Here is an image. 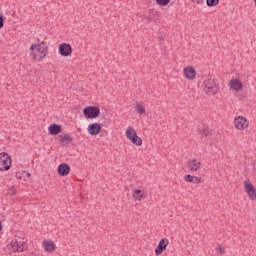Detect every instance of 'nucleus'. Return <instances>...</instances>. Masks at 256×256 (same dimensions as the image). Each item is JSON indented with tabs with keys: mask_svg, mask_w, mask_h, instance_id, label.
Listing matches in <instances>:
<instances>
[{
	"mask_svg": "<svg viewBox=\"0 0 256 256\" xmlns=\"http://www.w3.org/2000/svg\"><path fill=\"white\" fill-rule=\"evenodd\" d=\"M157 5H160V7H167L169 3H171V0H156Z\"/></svg>",
	"mask_w": 256,
	"mask_h": 256,
	"instance_id": "412c9836",
	"label": "nucleus"
},
{
	"mask_svg": "<svg viewBox=\"0 0 256 256\" xmlns=\"http://www.w3.org/2000/svg\"><path fill=\"white\" fill-rule=\"evenodd\" d=\"M42 247L44 248V251H46L47 253H53V251H55L56 249L55 242L51 240H44L42 242Z\"/></svg>",
	"mask_w": 256,
	"mask_h": 256,
	"instance_id": "ddd939ff",
	"label": "nucleus"
},
{
	"mask_svg": "<svg viewBox=\"0 0 256 256\" xmlns=\"http://www.w3.org/2000/svg\"><path fill=\"white\" fill-rule=\"evenodd\" d=\"M135 111L138 113V115H145V106L141 103H137L135 105Z\"/></svg>",
	"mask_w": 256,
	"mask_h": 256,
	"instance_id": "6ab92c4d",
	"label": "nucleus"
},
{
	"mask_svg": "<svg viewBox=\"0 0 256 256\" xmlns=\"http://www.w3.org/2000/svg\"><path fill=\"white\" fill-rule=\"evenodd\" d=\"M234 125L237 129H247L249 127V120L243 116H238L234 119Z\"/></svg>",
	"mask_w": 256,
	"mask_h": 256,
	"instance_id": "1a4fd4ad",
	"label": "nucleus"
},
{
	"mask_svg": "<svg viewBox=\"0 0 256 256\" xmlns=\"http://www.w3.org/2000/svg\"><path fill=\"white\" fill-rule=\"evenodd\" d=\"M109 121H105L104 124L101 123H92L88 126V129H101L102 127H107Z\"/></svg>",
	"mask_w": 256,
	"mask_h": 256,
	"instance_id": "a211bd4d",
	"label": "nucleus"
},
{
	"mask_svg": "<svg viewBox=\"0 0 256 256\" xmlns=\"http://www.w3.org/2000/svg\"><path fill=\"white\" fill-rule=\"evenodd\" d=\"M195 176L188 174L186 176H184V181H186V183H193V179Z\"/></svg>",
	"mask_w": 256,
	"mask_h": 256,
	"instance_id": "5701e85b",
	"label": "nucleus"
},
{
	"mask_svg": "<svg viewBox=\"0 0 256 256\" xmlns=\"http://www.w3.org/2000/svg\"><path fill=\"white\" fill-rule=\"evenodd\" d=\"M203 181H204L203 178L194 176L192 183H194V185H198V183H203Z\"/></svg>",
	"mask_w": 256,
	"mask_h": 256,
	"instance_id": "393cba45",
	"label": "nucleus"
},
{
	"mask_svg": "<svg viewBox=\"0 0 256 256\" xmlns=\"http://www.w3.org/2000/svg\"><path fill=\"white\" fill-rule=\"evenodd\" d=\"M1 229H3V227H2L1 222H0V231H1Z\"/></svg>",
	"mask_w": 256,
	"mask_h": 256,
	"instance_id": "7c9ffc66",
	"label": "nucleus"
},
{
	"mask_svg": "<svg viewBox=\"0 0 256 256\" xmlns=\"http://www.w3.org/2000/svg\"><path fill=\"white\" fill-rule=\"evenodd\" d=\"M168 245H169V239H167V238L161 239L160 242L158 243L156 249H155L156 255L163 254V252L167 249Z\"/></svg>",
	"mask_w": 256,
	"mask_h": 256,
	"instance_id": "f8f14e48",
	"label": "nucleus"
},
{
	"mask_svg": "<svg viewBox=\"0 0 256 256\" xmlns=\"http://www.w3.org/2000/svg\"><path fill=\"white\" fill-rule=\"evenodd\" d=\"M50 135H59L61 133V129H49Z\"/></svg>",
	"mask_w": 256,
	"mask_h": 256,
	"instance_id": "a878e982",
	"label": "nucleus"
},
{
	"mask_svg": "<svg viewBox=\"0 0 256 256\" xmlns=\"http://www.w3.org/2000/svg\"><path fill=\"white\" fill-rule=\"evenodd\" d=\"M243 187H244V191L247 193L249 199H251V201H256V188L251 183V180H245Z\"/></svg>",
	"mask_w": 256,
	"mask_h": 256,
	"instance_id": "423d86ee",
	"label": "nucleus"
},
{
	"mask_svg": "<svg viewBox=\"0 0 256 256\" xmlns=\"http://www.w3.org/2000/svg\"><path fill=\"white\" fill-rule=\"evenodd\" d=\"M216 251H218V253H220V255H223V253H225V249L221 245H218L216 247Z\"/></svg>",
	"mask_w": 256,
	"mask_h": 256,
	"instance_id": "bb28decb",
	"label": "nucleus"
},
{
	"mask_svg": "<svg viewBox=\"0 0 256 256\" xmlns=\"http://www.w3.org/2000/svg\"><path fill=\"white\" fill-rule=\"evenodd\" d=\"M12 160L7 152L0 153V171H9Z\"/></svg>",
	"mask_w": 256,
	"mask_h": 256,
	"instance_id": "39448f33",
	"label": "nucleus"
},
{
	"mask_svg": "<svg viewBox=\"0 0 256 256\" xmlns=\"http://www.w3.org/2000/svg\"><path fill=\"white\" fill-rule=\"evenodd\" d=\"M5 25V20L3 19V16L0 15V29H3Z\"/></svg>",
	"mask_w": 256,
	"mask_h": 256,
	"instance_id": "c85d7f7f",
	"label": "nucleus"
},
{
	"mask_svg": "<svg viewBox=\"0 0 256 256\" xmlns=\"http://www.w3.org/2000/svg\"><path fill=\"white\" fill-rule=\"evenodd\" d=\"M61 137V143L64 145H71L73 143V138L69 134H65L64 136Z\"/></svg>",
	"mask_w": 256,
	"mask_h": 256,
	"instance_id": "dca6fc26",
	"label": "nucleus"
},
{
	"mask_svg": "<svg viewBox=\"0 0 256 256\" xmlns=\"http://www.w3.org/2000/svg\"><path fill=\"white\" fill-rule=\"evenodd\" d=\"M58 51L61 57H70V55L73 53V48L69 43H62L59 45Z\"/></svg>",
	"mask_w": 256,
	"mask_h": 256,
	"instance_id": "6e6552de",
	"label": "nucleus"
},
{
	"mask_svg": "<svg viewBox=\"0 0 256 256\" xmlns=\"http://www.w3.org/2000/svg\"><path fill=\"white\" fill-rule=\"evenodd\" d=\"M203 85L204 93H206L207 95H217V93H219V89H221L219 83H217L213 78H208L204 80Z\"/></svg>",
	"mask_w": 256,
	"mask_h": 256,
	"instance_id": "f03ea898",
	"label": "nucleus"
},
{
	"mask_svg": "<svg viewBox=\"0 0 256 256\" xmlns=\"http://www.w3.org/2000/svg\"><path fill=\"white\" fill-rule=\"evenodd\" d=\"M47 55H49V46L47 45V42L42 41L30 46V57H32L34 61H43Z\"/></svg>",
	"mask_w": 256,
	"mask_h": 256,
	"instance_id": "f257e3e1",
	"label": "nucleus"
},
{
	"mask_svg": "<svg viewBox=\"0 0 256 256\" xmlns=\"http://www.w3.org/2000/svg\"><path fill=\"white\" fill-rule=\"evenodd\" d=\"M23 175H26L27 177H31V174L29 172H23Z\"/></svg>",
	"mask_w": 256,
	"mask_h": 256,
	"instance_id": "c756f323",
	"label": "nucleus"
},
{
	"mask_svg": "<svg viewBox=\"0 0 256 256\" xmlns=\"http://www.w3.org/2000/svg\"><path fill=\"white\" fill-rule=\"evenodd\" d=\"M88 133L90 135H99V133H101V129H88Z\"/></svg>",
	"mask_w": 256,
	"mask_h": 256,
	"instance_id": "b1692460",
	"label": "nucleus"
},
{
	"mask_svg": "<svg viewBox=\"0 0 256 256\" xmlns=\"http://www.w3.org/2000/svg\"><path fill=\"white\" fill-rule=\"evenodd\" d=\"M83 115L85 119H97L101 115V109L98 106H86Z\"/></svg>",
	"mask_w": 256,
	"mask_h": 256,
	"instance_id": "7ed1b4c3",
	"label": "nucleus"
},
{
	"mask_svg": "<svg viewBox=\"0 0 256 256\" xmlns=\"http://www.w3.org/2000/svg\"><path fill=\"white\" fill-rule=\"evenodd\" d=\"M186 169L191 173L199 171L201 169V162L197 161V159H190L186 162Z\"/></svg>",
	"mask_w": 256,
	"mask_h": 256,
	"instance_id": "9b49d317",
	"label": "nucleus"
},
{
	"mask_svg": "<svg viewBox=\"0 0 256 256\" xmlns=\"http://www.w3.org/2000/svg\"><path fill=\"white\" fill-rule=\"evenodd\" d=\"M183 73L188 81H193L197 77V70L193 66H187L183 69Z\"/></svg>",
	"mask_w": 256,
	"mask_h": 256,
	"instance_id": "9d476101",
	"label": "nucleus"
},
{
	"mask_svg": "<svg viewBox=\"0 0 256 256\" xmlns=\"http://www.w3.org/2000/svg\"><path fill=\"white\" fill-rule=\"evenodd\" d=\"M125 135L133 145H136V147H141L143 145V139L137 135L135 129H127Z\"/></svg>",
	"mask_w": 256,
	"mask_h": 256,
	"instance_id": "20e7f679",
	"label": "nucleus"
},
{
	"mask_svg": "<svg viewBox=\"0 0 256 256\" xmlns=\"http://www.w3.org/2000/svg\"><path fill=\"white\" fill-rule=\"evenodd\" d=\"M228 87L231 89V91H236V93H239V91L243 90V82L239 78H232L228 82Z\"/></svg>",
	"mask_w": 256,
	"mask_h": 256,
	"instance_id": "0eeeda50",
	"label": "nucleus"
},
{
	"mask_svg": "<svg viewBox=\"0 0 256 256\" xmlns=\"http://www.w3.org/2000/svg\"><path fill=\"white\" fill-rule=\"evenodd\" d=\"M48 129H61V125L59 124H52L48 127Z\"/></svg>",
	"mask_w": 256,
	"mask_h": 256,
	"instance_id": "cd10ccee",
	"label": "nucleus"
},
{
	"mask_svg": "<svg viewBox=\"0 0 256 256\" xmlns=\"http://www.w3.org/2000/svg\"><path fill=\"white\" fill-rule=\"evenodd\" d=\"M13 251H18L19 253H21V251H23L24 247H23V243H19V241H17L16 239L12 240L10 243Z\"/></svg>",
	"mask_w": 256,
	"mask_h": 256,
	"instance_id": "2eb2a0df",
	"label": "nucleus"
},
{
	"mask_svg": "<svg viewBox=\"0 0 256 256\" xmlns=\"http://www.w3.org/2000/svg\"><path fill=\"white\" fill-rule=\"evenodd\" d=\"M142 190L136 189L133 193V197L134 199H136V201H143V199H145V197H147L145 194H141Z\"/></svg>",
	"mask_w": 256,
	"mask_h": 256,
	"instance_id": "f3484780",
	"label": "nucleus"
},
{
	"mask_svg": "<svg viewBox=\"0 0 256 256\" xmlns=\"http://www.w3.org/2000/svg\"><path fill=\"white\" fill-rule=\"evenodd\" d=\"M58 174L61 175V177L67 176L68 173L71 171V167L69 164L62 163L57 168Z\"/></svg>",
	"mask_w": 256,
	"mask_h": 256,
	"instance_id": "4468645a",
	"label": "nucleus"
},
{
	"mask_svg": "<svg viewBox=\"0 0 256 256\" xmlns=\"http://www.w3.org/2000/svg\"><path fill=\"white\" fill-rule=\"evenodd\" d=\"M206 5L208 7H216V5H219V0H206Z\"/></svg>",
	"mask_w": 256,
	"mask_h": 256,
	"instance_id": "4be33fe9",
	"label": "nucleus"
},
{
	"mask_svg": "<svg viewBox=\"0 0 256 256\" xmlns=\"http://www.w3.org/2000/svg\"><path fill=\"white\" fill-rule=\"evenodd\" d=\"M199 135H202V137H211V130L209 129H201L199 130Z\"/></svg>",
	"mask_w": 256,
	"mask_h": 256,
	"instance_id": "aec40b11",
	"label": "nucleus"
}]
</instances>
